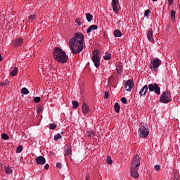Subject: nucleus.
Returning <instances> with one entry per match:
<instances>
[{
    "label": "nucleus",
    "mask_w": 180,
    "mask_h": 180,
    "mask_svg": "<svg viewBox=\"0 0 180 180\" xmlns=\"http://www.w3.org/2000/svg\"><path fill=\"white\" fill-rule=\"evenodd\" d=\"M84 34L77 32L75 37L71 39L69 42L70 49L73 54H79L84 50Z\"/></svg>",
    "instance_id": "nucleus-1"
},
{
    "label": "nucleus",
    "mask_w": 180,
    "mask_h": 180,
    "mask_svg": "<svg viewBox=\"0 0 180 180\" xmlns=\"http://www.w3.org/2000/svg\"><path fill=\"white\" fill-rule=\"evenodd\" d=\"M53 56L56 61H58V63H60L61 64H65V63L68 61V57L67 56L65 51L60 47L54 49Z\"/></svg>",
    "instance_id": "nucleus-2"
},
{
    "label": "nucleus",
    "mask_w": 180,
    "mask_h": 180,
    "mask_svg": "<svg viewBox=\"0 0 180 180\" xmlns=\"http://www.w3.org/2000/svg\"><path fill=\"white\" fill-rule=\"evenodd\" d=\"M140 156L135 155L131 162V175L132 178H139V167H140Z\"/></svg>",
    "instance_id": "nucleus-3"
},
{
    "label": "nucleus",
    "mask_w": 180,
    "mask_h": 180,
    "mask_svg": "<svg viewBox=\"0 0 180 180\" xmlns=\"http://www.w3.org/2000/svg\"><path fill=\"white\" fill-rule=\"evenodd\" d=\"M91 60L96 68L101 67V57H99V50L96 49L92 52Z\"/></svg>",
    "instance_id": "nucleus-4"
},
{
    "label": "nucleus",
    "mask_w": 180,
    "mask_h": 180,
    "mask_svg": "<svg viewBox=\"0 0 180 180\" xmlns=\"http://www.w3.org/2000/svg\"><path fill=\"white\" fill-rule=\"evenodd\" d=\"M138 133L139 134V137H141V139H144L147 137V136H148L149 131L148 129L146 128V124H144V123H141L139 124Z\"/></svg>",
    "instance_id": "nucleus-5"
},
{
    "label": "nucleus",
    "mask_w": 180,
    "mask_h": 180,
    "mask_svg": "<svg viewBox=\"0 0 180 180\" xmlns=\"http://www.w3.org/2000/svg\"><path fill=\"white\" fill-rule=\"evenodd\" d=\"M160 101L162 103H169V102L172 101V98H171V93L167 91L163 92L160 96Z\"/></svg>",
    "instance_id": "nucleus-6"
},
{
    "label": "nucleus",
    "mask_w": 180,
    "mask_h": 180,
    "mask_svg": "<svg viewBox=\"0 0 180 180\" xmlns=\"http://www.w3.org/2000/svg\"><path fill=\"white\" fill-rule=\"evenodd\" d=\"M148 88L150 92H155L157 95H160V94H161V89L158 86L157 83L149 84Z\"/></svg>",
    "instance_id": "nucleus-7"
},
{
    "label": "nucleus",
    "mask_w": 180,
    "mask_h": 180,
    "mask_svg": "<svg viewBox=\"0 0 180 180\" xmlns=\"http://www.w3.org/2000/svg\"><path fill=\"white\" fill-rule=\"evenodd\" d=\"M161 65V60H160L158 58H153L150 61V68H153V70H157L158 67Z\"/></svg>",
    "instance_id": "nucleus-8"
},
{
    "label": "nucleus",
    "mask_w": 180,
    "mask_h": 180,
    "mask_svg": "<svg viewBox=\"0 0 180 180\" xmlns=\"http://www.w3.org/2000/svg\"><path fill=\"white\" fill-rule=\"evenodd\" d=\"M134 86V82L131 80H127L125 82V89L126 91H127L128 92H130L131 91V89H133V87Z\"/></svg>",
    "instance_id": "nucleus-9"
},
{
    "label": "nucleus",
    "mask_w": 180,
    "mask_h": 180,
    "mask_svg": "<svg viewBox=\"0 0 180 180\" xmlns=\"http://www.w3.org/2000/svg\"><path fill=\"white\" fill-rule=\"evenodd\" d=\"M112 6L114 12H119V0H112Z\"/></svg>",
    "instance_id": "nucleus-10"
},
{
    "label": "nucleus",
    "mask_w": 180,
    "mask_h": 180,
    "mask_svg": "<svg viewBox=\"0 0 180 180\" xmlns=\"http://www.w3.org/2000/svg\"><path fill=\"white\" fill-rule=\"evenodd\" d=\"M35 161L38 165H44L46 164V158L43 156H39L35 159Z\"/></svg>",
    "instance_id": "nucleus-11"
},
{
    "label": "nucleus",
    "mask_w": 180,
    "mask_h": 180,
    "mask_svg": "<svg viewBox=\"0 0 180 180\" xmlns=\"http://www.w3.org/2000/svg\"><path fill=\"white\" fill-rule=\"evenodd\" d=\"M147 92H148V86L146 84L143 86V88L141 89L139 91L140 96H146L147 95Z\"/></svg>",
    "instance_id": "nucleus-12"
},
{
    "label": "nucleus",
    "mask_w": 180,
    "mask_h": 180,
    "mask_svg": "<svg viewBox=\"0 0 180 180\" xmlns=\"http://www.w3.org/2000/svg\"><path fill=\"white\" fill-rule=\"evenodd\" d=\"M65 155H71L72 154L71 146L66 145L64 147Z\"/></svg>",
    "instance_id": "nucleus-13"
},
{
    "label": "nucleus",
    "mask_w": 180,
    "mask_h": 180,
    "mask_svg": "<svg viewBox=\"0 0 180 180\" xmlns=\"http://www.w3.org/2000/svg\"><path fill=\"white\" fill-rule=\"evenodd\" d=\"M23 44V39L18 38L14 41L13 46L14 47H19V46H22Z\"/></svg>",
    "instance_id": "nucleus-14"
},
{
    "label": "nucleus",
    "mask_w": 180,
    "mask_h": 180,
    "mask_svg": "<svg viewBox=\"0 0 180 180\" xmlns=\"http://www.w3.org/2000/svg\"><path fill=\"white\" fill-rule=\"evenodd\" d=\"M82 113L84 115H86L89 112V107L86 105V103H83V105L82 107Z\"/></svg>",
    "instance_id": "nucleus-15"
},
{
    "label": "nucleus",
    "mask_w": 180,
    "mask_h": 180,
    "mask_svg": "<svg viewBox=\"0 0 180 180\" xmlns=\"http://www.w3.org/2000/svg\"><path fill=\"white\" fill-rule=\"evenodd\" d=\"M147 37H148V39L150 40V41L151 42L154 41V38H153V30H150L148 32Z\"/></svg>",
    "instance_id": "nucleus-16"
},
{
    "label": "nucleus",
    "mask_w": 180,
    "mask_h": 180,
    "mask_svg": "<svg viewBox=\"0 0 180 180\" xmlns=\"http://www.w3.org/2000/svg\"><path fill=\"white\" fill-rule=\"evenodd\" d=\"M10 75L11 77H16V75H18V68L16 67L13 68V70H11Z\"/></svg>",
    "instance_id": "nucleus-17"
},
{
    "label": "nucleus",
    "mask_w": 180,
    "mask_h": 180,
    "mask_svg": "<svg viewBox=\"0 0 180 180\" xmlns=\"http://www.w3.org/2000/svg\"><path fill=\"white\" fill-rule=\"evenodd\" d=\"M116 70L117 74H119V75H121L122 72H123V66L122 65L117 66Z\"/></svg>",
    "instance_id": "nucleus-18"
},
{
    "label": "nucleus",
    "mask_w": 180,
    "mask_h": 180,
    "mask_svg": "<svg viewBox=\"0 0 180 180\" xmlns=\"http://www.w3.org/2000/svg\"><path fill=\"white\" fill-rule=\"evenodd\" d=\"M86 19L87 22H91L92 19H94V16L91 13H88L86 14Z\"/></svg>",
    "instance_id": "nucleus-19"
},
{
    "label": "nucleus",
    "mask_w": 180,
    "mask_h": 180,
    "mask_svg": "<svg viewBox=\"0 0 180 180\" xmlns=\"http://www.w3.org/2000/svg\"><path fill=\"white\" fill-rule=\"evenodd\" d=\"M114 36L115 37H122V32L119 30H115L114 31Z\"/></svg>",
    "instance_id": "nucleus-20"
},
{
    "label": "nucleus",
    "mask_w": 180,
    "mask_h": 180,
    "mask_svg": "<svg viewBox=\"0 0 180 180\" xmlns=\"http://www.w3.org/2000/svg\"><path fill=\"white\" fill-rule=\"evenodd\" d=\"M21 94H22V95H29V90L26 87H23L21 89Z\"/></svg>",
    "instance_id": "nucleus-21"
},
{
    "label": "nucleus",
    "mask_w": 180,
    "mask_h": 180,
    "mask_svg": "<svg viewBox=\"0 0 180 180\" xmlns=\"http://www.w3.org/2000/svg\"><path fill=\"white\" fill-rule=\"evenodd\" d=\"M114 108L117 113H119V112H120V105H119V103H115Z\"/></svg>",
    "instance_id": "nucleus-22"
},
{
    "label": "nucleus",
    "mask_w": 180,
    "mask_h": 180,
    "mask_svg": "<svg viewBox=\"0 0 180 180\" xmlns=\"http://www.w3.org/2000/svg\"><path fill=\"white\" fill-rule=\"evenodd\" d=\"M72 105H73V109H75V108H78V106H79V103L77 101H72Z\"/></svg>",
    "instance_id": "nucleus-23"
},
{
    "label": "nucleus",
    "mask_w": 180,
    "mask_h": 180,
    "mask_svg": "<svg viewBox=\"0 0 180 180\" xmlns=\"http://www.w3.org/2000/svg\"><path fill=\"white\" fill-rule=\"evenodd\" d=\"M63 136L60 133H58L56 135L54 136V140L55 141H58V140H60V139H62Z\"/></svg>",
    "instance_id": "nucleus-24"
},
{
    "label": "nucleus",
    "mask_w": 180,
    "mask_h": 180,
    "mask_svg": "<svg viewBox=\"0 0 180 180\" xmlns=\"http://www.w3.org/2000/svg\"><path fill=\"white\" fill-rule=\"evenodd\" d=\"M175 15H176V12L174 10L171 11V19L172 20V22H174V20H175Z\"/></svg>",
    "instance_id": "nucleus-25"
},
{
    "label": "nucleus",
    "mask_w": 180,
    "mask_h": 180,
    "mask_svg": "<svg viewBox=\"0 0 180 180\" xmlns=\"http://www.w3.org/2000/svg\"><path fill=\"white\" fill-rule=\"evenodd\" d=\"M107 164H108L109 165H112V163L113 162V160H112V157L110 156H108L107 157V161H106Z\"/></svg>",
    "instance_id": "nucleus-26"
},
{
    "label": "nucleus",
    "mask_w": 180,
    "mask_h": 180,
    "mask_svg": "<svg viewBox=\"0 0 180 180\" xmlns=\"http://www.w3.org/2000/svg\"><path fill=\"white\" fill-rule=\"evenodd\" d=\"M1 139L3 140H9V136H8V134H2Z\"/></svg>",
    "instance_id": "nucleus-27"
},
{
    "label": "nucleus",
    "mask_w": 180,
    "mask_h": 180,
    "mask_svg": "<svg viewBox=\"0 0 180 180\" xmlns=\"http://www.w3.org/2000/svg\"><path fill=\"white\" fill-rule=\"evenodd\" d=\"M113 81H115V78H113V76H110L108 79V84L112 85V84H113Z\"/></svg>",
    "instance_id": "nucleus-28"
},
{
    "label": "nucleus",
    "mask_w": 180,
    "mask_h": 180,
    "mask_svg": "<svg viewBox=\"0 0 180 180\" xmlns=\"http://www.w3.org/2000/svg\"><path fill=\"white\" fill-rule=\"evenodd\" d=\"M5 172L6 174H12L13 171L12 169H11V167H6Z\"/></svg>",
    "instance_id": "nucleus-29"
},
{
    "label": "nucleus",
    "mask_w": 180,
    "mask_h": 180,
    "mask_svg": "<svg viewBox=\"0 0 180 180\" xmlns=\"http://www.w3.org/2000/svg\"><path fill=\"white\" fill-rule=\"evenodd\" d=\"M57 127V124L52 123L49 125L50 130H54Z\"/></svg>",
    "instance_id": "nucleus-30"
},
{
    "label": "nucleus",
    "mask_w": 180,
    "mask_h": 180,
    "mask_svg": "<svg viewBox=\"0 0 180 180\" xmlns=\"http://www.w3.org/2000/svg\"><path fill=\"white\" fill-rule=\"evenodd\" d=\"M9 84V82L8 80H5L4 82H2L0 83L1 86H6Z\"/></svg>",
    "instance_id": "nucleus-31"
},
{
    "label": "nucleus",
    "mask_w": 180,
    "mask_h": 180,
    "mask_svg": "<svg viewBox=\"0 0 180 180\" xmlns=\"http://www.w3.org/2000/svg\"><path fill=\"white\" fill-rule=\"evenodd\" d=\"M77 26H81V25H82V22L81 21V19L79 18H77L75 20Z\"/></svg>",
    "instance_id": "nucleus-32"
},
{
    "label": "nucleus",
    "mask_w": 180,
    "mask_h": 180,
    "mask_svg": "<svg viewBox=\"0 0 180 180\" xmlns=\"http://www.w3.org/2000/svg\"><path fill=\"white\" fill-rule=\"evenodd\" d=\"M23 151V147L22 146H20L17 148L16 153H22Z\"/></svg>",
    "instance_id": "nucleus-33"
},
{
    "label": "nucleus",
    "mask_w": 180,
    "mask_h": 180,
    "mask_svg": "<svg viewBox=\"0 0 180 180\" xmlns=\"http://www.w3.org/2000/svg\"><path fill=\"white\" fill-rule=\"evenodd\" d=\"M150 12H151V11L150 9L146 10L145 11L144 16L146 18H148V16L150 15Z\"/></svg>",
    "instance_id": "nucleus-34"
},
{
    "label": "nucleus",
    "mask_w": 180,
    "mask_h": 180,
    "mask_svg": "<svg viewBox=\"0 0 180 180\" xmlns=\"http://www.w3.org/2000/svg\"><path fill=\"white\" fill-rule=\"evenodd\" d=\"M90 28H91V30H98V25H91Z\"/></svg>",
    "instance_id": "nucleus-35"
},
{
    "label": "nucleus",
    "mask_w": 180,
    "mask_h": 180,
    "mask_svg": "<svg viewBox=\"0 0 180 180\" xmlns=\"http://www.w3.org/2000/svg\"><path fill=\"white\" fill-rule=\"evenodd\" d=\"M40 97H39V96H37V97H35L34 98V102L35 103H39V102H40Z\"/></svg>",
    "instance_id": "nucleus-36"
},
{
    "label": "nucleus",
    "mask_w": 180,
    "mask_h": 180,
    "mask_svg": "<svg viewBox=\"0 0 180 180\" xmlns=\"http://www.w3.org/2000/svg\"><path fill=\"white\" fill-rule=\"evenodd\" d=\"M104 60H110V54L108 53L103 56Z\"/></svg>",
    "instance_id": "nucleus-37"
},
{
    "label": "nucleus",
    "mask_w": 180,
    "mask_h": 180,
    "mask_svg": "<svg viewBox=\"0 0 180 180\" xmlns=\"http://www.w3.org/2000/svg\"><path fill=\"white\" fill-rule=\"evenodd\" d=\"M121 102H122V103H127V98H126V97H122L121 98Z\"/></svg>",
    "instance_id": "nucleus-38"
},
{
    "label": "nucleus",
    "mask_w": 180,
    "mask_h": 180,
    "mask_svg": "<svg viewBox=\"0 0 180 180\" xmlns=\"http://www.w3.org/2000/svg\"><path fill=\"white\" fill-rule=\"evenodd\" d=\"M36 19V15H30L29 20H34Z\"/></svg>",
    "instance_id": "nucleus-39"
},
{
    "label": "nucleus",
    "mask_w": 180,
    "mask_h": 180,
    "mask_svg": "<svg viewBox=\"0 0 180 180\" xmlns=\"http://www.w3.org/2000/svg\"><path fill=\"white\" fill-rule=\"evenodd\" d=\"M108 98H109V93H108V91H105L104 99H108Z\"/></svg>",
    "instance_id": "nucleus-40"
},
{
    "label": "nucleus",
    "mask_w": 180,
    "mask_h": 180,
    "mask_svg": "<svg viewBox=\"0 0 180 180\" xmlns=\"http://www.w3.org/2000/svg\"><path fill=\"white\" fill-rule=\"evenodd\" d=\"M155 171H160V169H161V166L158 165H155Z\"/></svg>",
    "instance_id": "nucleus-41"
},
{
    "label": "nucleus",
    "mask_w": 180,
    "mask_h": 180,
    "mask_svg": "<svg viewBox=\"0 0 180 180\" xmlns=\"http://www.w3.org/2000/svg\"><path fill=\"white\" fill-rule=\"evenodd\" d=\"M94 134L95 133L94 131H91V132H89L87 136L88 137H92V136H94Z\"/></svg>",
    "instance_id": "nucleus-42"
},
{
    "label": "nucleus",
    "mask_w": 180,
    "mask_h": 180,
    "mask_svg": "<svg viewBox=\"0 0 180 180\" xmlns=\"http://www.w3.org/2000/svg\"><path fill=\"white\" fill-rule=\"evenodd\" d=\"M41 112V107H38L37 108V113H40Z\"/></svg>",
    "instance_id": "nucleus-43"
},
{
    "label": "nucleus",
    "mask_w": 180,
    "mask_h": 180,
    "mask_svg": "<svg viewBox=\"0 0 180 180\" xmlns=\"http://www.w3.org/2000/svg\"><path fill=\"white\" fill-rule=\"evenodd\" d=\"M56 167H57V168H61V163H60V162H57L56 163Z\"/></svg>",
    "instance_id": "nucleus-44"
},
{
    "label": "nucleus",
    "mask_w": 180,
    "mask_h": 180,
    "mask_svg": "<svg viewBox=\"0 0 180 180\" xmlns=\"http://www.w3.org/2000/svg\"><path fill=\"white\" fill-rule=\"evenodd\" d=\"M91 32H92V28H91V27H89V28L87 29V33H91Z\"/></svg>",
    "instance_id": "nucleus-45"
},
{
    "label": "nucleus",
    "mask_w": 180,
    "mask_h": 180,
    "mask_svg": "<svg viewBox=\"0 0 180 180\" xmlns=\"http://www.w3.org/2000/svg\"><path fill=\"white\" fill-rule=\"evenodd\" d=\"M169 5H172L174 4V0H168Z\"/></svg>",
    "instance_id": "nucleus-46"
},
{
    "label": "nucleus",
    "mask_w": 180,
    "mask_h": 180,
    "mask_svg": "<svg viewBox=\"0 0 180 180\" xmlns=\"http://www.w3.org/2000/svg\"><path fill=\"white\" fill-rule=\"evenodd\" d=\"M44 168L45 169H49V164H46Z\"/></svg>",
    "instance_id": "nucleus-47"
},
{
    "label": "nucleus",
    "mask_w": 180,
    "mask_h": 180,
    "mask_svg": "<svg viewBox=\"0 0 180 180\" xmlns=\"http://www.w3.org/2000/svg\"><path fill=\"white\" fill-rule=\"evenodd\" d=\"M89 174H86V180H89Z\"/></svg>",
    "instance_id": "nucleus-48"
},
{
    "label": "nucleus",
    "mask_w": 180,
    "mask_h": 180,
    "mask_svg": "<svg viewBox=\"0 0 180 180\" xmlns=\"http://www.w3.org/2000/svg\"><path fill=\"white\" fill-rule=\"evenodd\" d=\"M0 61H2V56L0 54Z\"/></svg>",
    "instance_id": "nucleus-49"
},
{
    "label": "nucleus",
    "mask_w": 180,
    "mask_h": 180,
    "mask_svg": "<svg viewBox=\"0 0 180 180\" xmlns=\"http://www.w3.org/2000/svg\"><path fill=\"white\" fill-rule=\"evenodd\" d=\"M65 134V132L64 131L60 132V134Z\"/></svg>",
    "instance_id": "nucleus-50"
},
{
    "label": "nucleus",
    "mask_w": 180,
    "mask_h": 180,
    "mask_svg": "<svg viewBox=\"0 0 180 180\" xmlns=\"http://www.w3.org/2000/svg\"><path fill=\"white\" fill-rule=\"evenodd\" d=\"M178 179V177H176V175L174 174V180Z\"/></svg>",
    "instance_id": "nucleus-51"
},
{
    "label": "nucleus",
    "mask_w": 180,
    "mask_h": 180,
    "mask_svg": "<svg viewBox=\"0 0 180 180\" xmlns=\"http://www.w3.org/2000/svg\"><path fill=\"white\" fill-rule=\"evenodd\" d=\"M20 161H23V157L20 158Z\"/></svg>",
    "instance_id": "nucleus-52"
},
{
    "label": "nucleus",
    "mask_w": 180,
    "mask_h": 180,
    "mask_svg": "<svg viewBox=\"0 0 180 180\" xmlns=\"http://www.w3.org/2000/svg\"><path fill=\"white\" fill-rule=\"evenodd\" d=\"M117 23H120V20H119V21L117 22Z\"/></svg>",
    "instance_id": "nucleus-53"
},
{
    "label": "nucleus",
    "mask_w": 180,
    "mask_h": 180,
    "mask_svg": "<svg viewBox=\"0 0 180 180\" xmlns=\"http://www.w3.org/2000/svg\"><path fill=\"white\" fill-rule=\"evenodd\" d=\"M152 1H157V0H152Z\"/></svg>",
    "instance_id": "nucleus-54"
},
{
    "label": "nucleus",
    "mask_w": 180,
    "mask_h": 180,
    "mask_svg": "<svg viewBox=\"0 0 180 180\" xmlns=\"http://www.w3.org/2000/svg\"><path fill=\"white\" fill-rule=\"evenodd\" d=\"M175 180H178V179H176Z\"/></svg>",
    "instance_id": "nucleus-55"
}]
</instances>
